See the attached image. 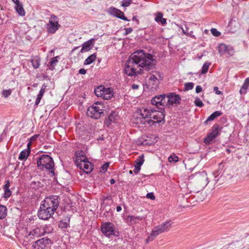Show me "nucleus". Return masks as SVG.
Instances as JSON below:
<instances>
[{
    "instance_id": "nucleus-1",
    "label": "nucleus",
    "mask_w": 249,
    "mask_h": 249,
    "mask_svg": "<svg viewBox=\"0 0 249 249\" xmlns=\"http://www.w3.org/2000/svg\"><path fill=\"white\" fill-rule=\"evenodd\" d=\"M156 59H153L151 54L146 53L142 50H139L132 53L127 60L124 72L129 76L136 75L140 73L137 71L138 68L145 69L148 71L156 65Z\"/></svg>"
},
{
    "instance_id": "nucleus-2",
    "label": "nucleus",
    "mask_w": 249,
    "mask_h": 249,
    "mask_svg": "<svg viewBox=\"0 0 249 249\" xmlns=\"http://www.w3.org/2000/svg\"><path fill=\"white\" fill-rule=\"evenodd\" d=\"M160 111H157L153 109L144 108L141 111L140 115L142 119L145 120L142 122L145 124L147 123L149 125H152L155 123H160L164 120L165 118L164 107L159 108Z\"/></svg>"
},
{
    "instance_id": "nucleus-3",
    "label": "nucleus",
    "mask_w": 249,
    "mask_h": 249,
    "mask_svg": "<svg viewBox=\"0 0 249 249\" xmlns=\"http://www.w3.org/2000/svg\"><path fill=\"white\" fill-rule=\"evenodd\" d=\"M37 165L42 170L48 171L52 176L54 175V163L53 159L49 155L43 154L37 158Z\"/></svg>"
},
{
    "instance_id": "nucleus-4",
    "label": "nucleus",
    "mask_w": 249,
    "mask_h": 249,
    "mask_svg": "<svg viewBox=\"0 0 249 249\" xmlns=\"http://www.w3.org/2000/svg\"><path fill=\"white\" fill-rule=\"evenodd\" d=\"M104 107L99 102L94 103L92 106L88 107L87 111V115L93 119H98L104 115Z\"/></svg>"
},
{
    "instance_id": "nucleus-5",
    "label": "nucleus",
    "mask_w": 249,
    "mask_h": 249,
    "mask_svg": "<svg viewBox=\"0 0 249 249\" xmlns=\"http://www.w3.org/2000/svg\"><path fill=\"white\" fill-rule=\"evenodd\" d=\"M60 202V198L57 195H52L46 197L41 202L47 208L51 209L54 213L57 209Z\"/></svg>"
},
{
    "instance_id": "nucleus-6",
    "label": "nucleus",
    "mask_w": 249,
    "mask_h": 249,
    "mask_svg": "<svg viewBox=\"0 0 249 249\" xmlns=\"http://www.w3.org/2000/svg\"><path fill=\"white\" fill-rule=\"evenodd\" d=\"M115 229L114 225L110 222L103 223L101 226L102 233L109 238L112 237V236H118L119 233Z\"/></svg>"
},
{
    "instance_id": "nucleus-7",
    "label": "nucleus",
    "mask_w": 249,
    "mask_h": 249,
    "mask_svg": "<svg viewBox=\"0 0 249 249\" xmlns=\"http://www.w3.org/2000/svg\"><path fill=\"white\" fill-rule=\"evenodd\" d=\"M54 213L51 210V209L47 208L43 203L41 202L40 208L38 211V217L42 220H46L51 217Z\"/></svg>"
},
{
    "instance_id": "nucleus-8",
    "label": "nucleus",
    "mask_w": 249,
    "mask_h": 249,
    "mask_svg": "<svg viewBox=\"0 0 249 249\" xmlns=\"http://www.w3.org/2000/svg\"><path fill=\"white\" fill-rule=\"evenodd\" d=\"M171 226V221H166L165 222L162 223L161 224L155 226L153 229L151 233L155 237L157 236L160 234L168 231Z\"/></svg>"
},
{
    "instance_id": "nucleus-9",
    "label": "nucleus",
    "mask_w": 249,
    "mask_h": 249,
    "mask_svg": "<svg viewBox=\"0 0 249 249\" xmlns=\"http://www.w3.org/2000/svg\"><path fill=\"white\" fill-rule=\"evenodd\" d=\"M220 126L215 124L212 128V132L209 133L206 137L204 139V142L207 145L212 143L213 140L219 135Z\"/></svg>"
},
{
    "instance_id": "nucleus-10",
    "label": "nucleus",
    "mask_w": 249,
    "mask_h": 249,
    "mask_svg": "<svg viewBox=\"0 0 249 249\" xmlns=\"http://www.w3.org/2000/svg\"><path fill=\"white\" fill-rule=\"evenodd\" d=\"M79 163H76V165L80 169L83 170L87 174L90 173L92 170V164L89 162L86 157H82L79 159Z\"/></svg>"
},
{
    "instance_id": "nucleus-11",
    "label": "nucleus",
    "mask_w": 249,
    "mask_h": 249,
    "mask_svg": "<svg viewBox=\"0 0 249 249\" xmlns=\"http://www.w3.org/2000/svg\"><path fill=\"white\" fill-rule=\"evenodd\" d=\"M165 101H166L165 106H172L174 104H179L181 100L180 96L175 93H171L169 95H165Z\"/></svg>"
},
{
    "instance_id": "nucleus-12",
    "label": "nucleus",
    "mask_w": 249,
    "mask_h": 249,
    "mask_svg": "<svg viewBox=\"0 0 249 249\" xmlns=\"http://www.w3.org/2000/svg\"><path fill=\"white\" fill-rule=\"evenodd\" d=\"M51 240L48 238H43L35 242L33 245V249H48L50 244Z\"/></svg>"
},
{
    "instance_id": "nucleus-13",
    "label": "nucleus",
    "mask_w": 249,
    "mask_h": 249,
    "mask_svg": "<svg viewBox=\"0 0 249 249\" xmlns=\"http://www.w3.org/2000/svg\"><path fill=\"white\" fill-rule=\"evenodd\" d=\"M162 79L161 74L159 72H156V75L152 74L148 80V86L151 89H156L159 84V81Z\"/></svg>"
},
{
    "instance_id": "nucleus-14",
    "label": "nucleus",
    "mask_w": 249,
    "mask_h": 249,
    "mask_svg": "<svg viewBox=\"0 0 249 249\" xmlns=\"http://www.w3.org/2000/svg\"><path fill=\"white\" fill-rule=\"evenodd\" d=\"M164 96H165V94L155 96L151 100V104L159 108L160 106L163 107L166 106V101H165Z\"/></svg>"
},
{
    "instance_id": "nucleus-15",
    "label": "nucleus",
    "mask_w": 249,
    "mask_h": 249,
    "mask_svg": "<svg viewBox=\"0 0 249 249\" xmlns=\"http://www.w3.org/2000/svg\"><path fill=\"white\" fill-rule=\"evenodd\" d=\"M60 27L58 21L49 20V22L46 25V28L48 34H54Z\"/></svg>"
},
{
    "instance_id": "nucleus-16",
    "label": "nucleus",
    "mask_w": 249,
    "mask_h": 249,
    "mask_svg": "<svg viewBox=\"0 0 249 249\" xmlns=\"http://www.w3.org/2000/svg\"><path fill=\"white\" fill-rule=\"evenodd\" d=\"M108 13L111 16L115 17L121 19L129 21L126 17L124 16V13L122 12L121 10L114 8V7H110L108 10Z\"/></svg>"
},
{
    "instance_id": "nucleus-17",
    "label": "nucleus",
    "mask_w": 249,
    "mask_h": 249,
    "mask_svg": "<svg viewBox=\"0 0 249 249\" xmlns=\"http://www.w3.org/2000/svg\"><path fill=\"white\" fill-rule=\"evenodd\" d=\"M196 176L199 180L201 185L205 187L209 183L207 173L205 171L198 172L196 174Z\"/></svg>"
},
{
    "instance_id": "nucleus-18",
    "label": "nucleus",
    "mask_w": 249,
    "mask_h": 249,
    "mask_svg": "<svg viewBox=\"0 0 249 249\" xmlns=\"http://www.w3.org/2000/svg\"><path fill=\"white\" fill-rule=\"evenodd\" d=\"M119 116L115 111H111L105 121V124L109 126L112 123H116Z\"/></svg>"
},
{
    "instance_id": "nucleus-19",
    "label": "nucleus",
    "mask_w": 249,
    "mask_h": 249,
    "mask_svg": "<svg viewBox=\"0 0 249 249\" xmlns=\"http://www.w3.org/2000/svg\"><path fill=\"white\" fill-rule=\"evenodd\" d=\"M94 43V38H91L87 41L85 42L82 45V47L80 50V52L84 53L89 51L93 47Z\"/></svg>"
},
{
    "instance_id": "nucleus-20",
    "label": "nucleus",
    "mask_w": 249,
    "mask_h": 249,
    "mask_svg": "<svg viewBox=\"0 0 249 249\" xmlns=\"http://www.w3.org/2000/svg\"><path fill=\"white\" fill-rule=\"evenodd\" d=\"M43 229H41L40 228H36L35 229H34L32 231H30V232L28 234V236H27L26 238H29L30 240L31 238L39 237L41 235H43Z\"/></svg>"
},
{
    "instance_id": "nucleus-21",
    "label": "nucleus",
    "mask_w": 249,
    "mask_h": 249,
    "mask_svg": "<svg viewBox=\"0 0 249 249\" xmlns=\"http://www.w3.org/2000/svg\"><path fill=\"white\" fill-rule=\"evenodd\" d=\"M103 93L102 98L105 100H108L111 99L113 96V90L111 88H105L102 91Z\"/></svg>"
},
{
    "instance_id": "nucleus-22",
    "label": "nucleus",
    "mask_w": 249,
    "mask_h": 249,
    "mask_svg": "<svg viewBox=\"0 0 249 249\" xmlns=\"http://www.w3.org/2000/svg\"><path fill=\"white\" fill-rule=\"evenodd\" d=\"M70 219H71V216H70V215H69V214L67 215L65 217V218H64L63 219L61 220L60 221L59 225H58L59 228L62 229H67L68 227H70Z\"/></svg>"
},
{
    "instance_id": "nucleus-23",
    "label": "nucleus",
    "mask_w": 249,
    "mask_h": 249,
    "mask_svg": "<svg viewBox=\"0 0 249 249\" xmlns=\"http://www.w3.org/2000/svg\"><path fill=\"white\" fill-rule=\"evenodd\" d=\"M59 59L60 56L59 55L52 57L50 61L49 62V64L48 65V66L51 70L53 71L54 70L55 66L58 63Z\"/></svg>"
},
{
    "instance_id": "nucleus-24",
    "label": "nucleus",
    "mask_w": 249,
    "mask_h": 249,
    "mask_svg": "<svg viewBox=\"0 0 249 249\" xmlns=\"http://www.w3.org/2000/svg\"><path fill=\"white\" fill-rule=\"evenodd\" d=\"M40 58L39 56H32L31 59V62L34 68L36 69L39 68L40 64Z\"/></svg>"
},
{
    "instance_id": "nucleus-25",
    "label": "nucleus",
    "mask_w": 249,
    "mask_h": 249,
    "mask_svg": "<svg viewBox=\"0 0 249 249\" xmlns=\"http://www.w3.org/2000/svg\"><path fill=\"white\" fill-rule=\"evenodd\" d=\"M222 114V113L220 111H214L208 117L205 121L204 124H207L208 122L214 120L216 118L220 116Z\"/></svg>"
},
{
    "instance_id": "nucleus-26",
    "label": "nucleus",
    "mask_w": 249,
    "mask_h": 249,
    "mask_svg": "<svg viewBox=\"0 0 249 249\" xmlns=\"http://www.w3.org/2000/svg\"><path fill=\"white\" fill-rule=\"evenodd\" d=\"M163 15L161 12H158L155 18V20L157 22H160L162 25H164L166 23V19L162 18Z\"/></svg>"
},
{
    "instance_id": "nucleus-27",
    "label": "nucleus",
    "mask_w": 249,
    "mask_h": 249,
    "mask_svg": "<svg viewBox=\"0 0 249 249\" xmlns=\"http://www.w3.org/2000/svg\"><path fill=\"white\" fill-rule=\"evenodd\" d=\"M30 152L31 150L30 149H24L21 151L18 156V159L21 160H26L28 157Z\"/></svg>"
},
{
    "instance_id": "nucleus-28",
    "label": "nucleus",
    "mask_w": 249,
    "mask_h": 249,
    "mask_svg": "<svg viewBox=\"0 0 249 249\" xmlns=\"http://www.w3.org/2000/svg\"><path fill=\"white\" fill-rule=\"evenodd\" d=\"M96 58V54L94 53L89 55L88 58L86 59L84 61L85 65H89L93 62Z\"/></svg>"
},
{
    "instance_id": "nucleus-29",
    "label": "nucleus",
    "mask_w": 249,
    "mask_h": 249,
    "mask_svg": "<svg viewBox=\"0 0 249 249\" xmlns=\"http://www.w3.org/2000/svg\"><path fill=\"white\" fill-rule=\"evenodd\" d=\"M15 9L17 12L21 16H25V12L23 8L22 4L20 3L17 5L15 6Z\"/></svg>"
},
{
    "instance_id": "nucleus-30",
    "label": "nucleus",
    "mask_w": 249,
    "mask_h": 249,
    "mask_svg": "<svg viewBox=\"0 0 249 249\" xmlns=\"http://www.w3.org/2000/svg\"><path fill=\"white\" fill-rule=\"evenodd\" d=\"M7 215V208L4 205H0V219H4Z\"/></svg>"
},
{
    "instance_id": "nucleus-31",
    "label": "nucleus",
    "mask_w": 249,
    "mask_h": 249,
    "mask_svg": "<svg viewBox=\"0 0 249 249\" xmlns=\"http://www.w3.org/2000/svg\"><path fill=\"white\" fill-rule=\"evenodd\" d=\"M228 48V45L222 43L220 44L218 47V51L221 55H223L226 53V50Z\"/></svg>"
},
{
    "instance_id": "nucleus-32",
    "label": "nucleus",
    "mask_w": 249,
    "mask_h": 249,
    "mask_svg": "<svg viewBox=\"0 0 249 249\" xmlns=\"http://www.w3.org/2000/svg\"><path fill=\"white\" fill-rule=\"evenodd\" d=\"M103 89H104V86H100L95 88L94 90L95 95L98 97H101L102 98L103 93L102 91Z\"/></svg>"
},
{
    "instance_id": "nucleus-33",
    "label": "nucleus",
    "mask_w": 249,
    "mask_h": 249,
    "mask_svg": "<svg viewBox=\"0 0 249 249\" xmlns=\"http://www.w3.org/2000/svg\"><path fill=\"white\" fill-rule=\"evenodd\" d=\"M136 165L135 166L141 168V166L142 165L144 162V157L143 155H142L136 160Z\"/></svg>"
},
{
    "instance_id": "nucleus-34",
    "label": "nucleus",
    "mask_w": 249,
    "mask_h": 249,
    "mask_svg": "<svg viewBox=\"0 0 249 249\" xmlns=\"http://www.w3.org/2000/svg\"><path fill=\"white\" fill-rule=\"evenodd\" d=\"M210 65H211V63H209V62L205 63L202 67L201 73L205 74V73H207Z\"/></svg>"
},
{
    "instance_id": "nucleus-35",
    "label": "nucleus",
    "mask_w": 249,
    "mask_h": 249,
    "mask_svg": "<svg viewBox=\"0 0 249 249\" xmlns=\"http://www.w3.org/2000/svg\"><path fill=\"white\" fill-rule=\"evenodd\" d=\"M75 156H76V158L75 160V164L77 163H79V162L80 161L79 159H81L82 157H85V156L83 155V152L82 151L76 152L75 153Z\"/></svg>"
},
{
    "instance_id": "nucleus-36",
    "label": "nucleus",
    "mask_w": 249,
    "mask_h": 249,
    "mask_svg": "<svg viewBox=\"0 0 249 249\" xmlns=\"http://www.w3.org/2000/svg\"><path fill=\"white\" fill-rule=\"evenodd\" d=\"M194 84L192 82L186 83L184 84V91H188L193 89Z\"/></svg>"
},
{
    "instance_id": "nucleus-37",
    "label": "nucleus",
    "mask_w": 249,
    "mask_h": 249,
    "mask_svg": "<svg viewBox=\"0 0 249 249\" xmlns=\"http://www.w3.org/2000/svg\"><path fill=\"white\" fill-rule=\"evenodd\" d=\"M229 26L231 28L232 27H234L235 28H238L239 26V24L235 20L231 19L229 23Z\"/></svg>"
},
{
    "instance_id": "nucleus-38",
    "label": "nucleus",
    "mask_w": 249,
    "mask_h": 249,
    "mask_svg": "<svg viewBox=\"0 0 249 249\" xmlns=\"http://www.w3.org/2000/svg\"><path fill=\"white\" fill-rule=\"evenodd\" d=\"M194 104L196 106L199 107H202L204 106V104L202 101L198 97L196 98L194 101Z\"/></svg>"
},
{
    "instance_id": "nucleus-39",
    "label": "nucleus",
    "mask_w": 249,
    "mask_h": 249,
    "mask_svg": "<svg viewBox=\"0 0 249 249\" xmlns=\"http://www.w3.org/2000/svg\"><path fill=\"white\" fill-rule=\"evenodd\" d=\"M178 160V156H176L175 154L173 155H171L168 158V161L170 162H177Z\"/></svg>"
},
{
    "instance_id": "nucleus-40",
    "label": "nucleus",
    "mask_w": 249,
    "mask_h": 249,
    "mask_svg": "<svg viewBox=\"0 0 249 249\" xmlns=\"http://www.w3.org/2000/svg\"><path fill=\"white\" fill-rule=\"evenodd\" d=\"M132 3L131 0H123L121 1V6L124 7L129 6Z\"/></svg>"
},
{
    "instance_id": "nucleus-41",
    "label": "nucleus",
    "mask_w": 249,
    "mask_h": 249,
    "mask_svg": "<svg viewBox=\"0 0 249 249\" xmlns=\"http://www.w3.org/2000/svg\"><path fill=\"white\" fill-rule=\"evenodd\" d=\"M226 53H227L230 56H232L234 53L233 47L231 46L228 45V48L226 50Z\"/></svg>"
},
{
    "instance_id": "nucleus-42",
    "label": "nucleus",
    "mask_w": 249,
    "mask_h": 249,
    "mask_svg": "<svg viewBox=\"0 0 249 249\" xmlns=\"http://www.w3.org/2000/svg\"><path fill=\"white\" fill-rule=\"evenodd\" d=\"M211 32L212 34L214 36L217 37L220 36L221 35V33L215 28H212Z\"/></svg>"
},
{
    "instance_id": "nucleus-43",
    "label": "nucleus",
    "mask_w": 249,
    "mask_h": 249,
    "mask_svg": "<svg viewBox=\"0 0 249 249\" xmlns=\"http://www.w3.org/2000/svg\"><path fill=\"white\" fill-rule=\"evenodd\" d=\"M12 93L11 89H4L2 92V95L5 98L8 97Z\"/></svg>"
},
{
    "instance_id": "nucleus-44",
    "label": "nucleus",
    "mask_w": 249,
    "mask_h": 249,
    "mask_svg": "<svg viewBox=\"0 0 249 249\" xmlns=\"http://www.w3.org/2000/svg\"><path fill=\"white\" fill-rule=\"evenodd\" d=\"M4 193L3 195V197L5 198H8L11 195V191H10L9 188L4 189Z\"/></svg>"
},
{
    "instance_id": "nucleus-45",
    "label": "nucleus",
    "mask_w": 249,
    "mask_h": 249,
    "mask_svg": "<svg viewBox=\"0 0 249 249\" xmlns=\"http://www.w3.org/2000/svg\"><path fill=\"white\" fill-rule=\"evenodd\" d=\"M109 165V163L108 162L104 163L101 166V172H102L103 173L106 172L107 170V168H108Z\"/></svg>"
},
{
    "instance_id": "nucleus-46",
    "label": "nucleus",
    "mask_w": 249,
    "mask_h": 249,
    "mask_svg": "<svg viewBox=\"0 0 249 249\" xmlns=\"http://www.w3.org/2000/svg\"><path fill=\"white\" fill-rule=\"evenodd\" d=\"M45 88H46V86L45 85H43L41 89H40V90L38 94L37 95L38 97L42 98V97L44 93Z\"/></svg>"
},
{
    "instance_id": "nucleus-47",
    "label": "nucleus",
    "mask_w": 249,
    "mask_h": 249,
    "mask_svg": "<svg viewBox=\"0 0 249 249\" xmlns=\"http://www.w3.org/2000/svg\"><path fill=\"white\" fill-rule=\"evenodd\" d=\"M143 216H134V218L133 219V223L132 224H137L138 223L140 220H142L143 219Z\"/></svg>"
},
{
    "instance_id": "nucleus-48",
    "label": "nucleus",
    "mask_w": 249,
    "mask_h": 249,
    "mask_svg": "<svg viewBox=\"0 0 249 249\" xmlns=\"http://www.w3.org/2000/svg\"><path fill=\"white\" fill-rule=\"evenodd\" d=\"M182 33L186 35H190V33H192V31L188 32V28L185 26L184 28L181 27Z\"/></svg>"
},
{
    "instance_id": "nucleus-49",
    "label": "nucleus",
    "mask_w": 249,
    "mask_h": 249,
    "mask_svg": "<svg viewBox=\"0 0 249 249\" xmlns=\"http://www.w3.org/2000/svg\"><path fill=\"white\" fill-rule=\"evenodd\" d=\"M146 197L147 198H149L151 200H155V196L152 192L148 193L146 195Z\"/></svg>"
},
{
    "instance_id": "nucleus-50",
    "label": "nucleus",
    "mask_w": 249,
    "mask_h": 249,
    "mask_svg": "<svg viewBox=\"0 0 249 249\" xmlns=\"http://www.w3.org/2000/svg\"><path fill=\"white\" fill-rule=\"evenodd\" d=\"M124 30L125 31V33H124V35L125 36L130 34L133 31V29L131 27L125 28Z\"/></svg>"
},
{
    "instance_id": "nucleus-51",
    "label": "nucleus",
    "mask_w": 249,
    "mask_h": 249,
    "mask_svg": "<svg viewBox=\"0 0 249 249\" xmlns=\"http://www.w3.org/2000/svg\"><path fill=\"white\" fill-rule=\"evenodd\" d=\"M155 237H156L154 236V235H153L152 233H151L150 235L148 237L146 240V243H148L149 241L153 240Z\"/></svg>"
},
{
    "instance_id": "nucleus-52",
    "label": "nucleus",
    "mask_w": 249,
    "mask_h": 249,
    "mask_svg": "<svg viewBox=\"0 0 249 249\" xmlns=\"http://www.w3.org/2000/svg\"><path fill=\"white\" fill-rule=\"evenodd\" d=\"M213 91L217 95H220L222 94V92L221 91L219 90L218 88L217 87H214L213 88Z\"/></svg>"
},
{
    "instance_id": "nucleus-53",
    "label": "nucleus",
    "mask_w": 249,
    "mask_h": 249,
    "mask_svg": "<svg viewBox=\"0 0 249 249\" xmlns=\"http://www.w3.org/2000/svg\"><path fill=\"white\" fill-rule=\"evenodd\" d=\"M202 88L201 86H200V85L196 86V92L197 93H200V92L202 91Z\"/></svg>"
},
{
    "instance_id": "nucleus-54",
    "label": "nucleus",
    "mask_w": 249,
    "mask_h": 249,
    "mask_svg": "<svg viewBox=\"0 0 249 249\" xmlns=\"http://www.w3.org/2000/svg\"><path fill=\"white\" fill-rule=\"evenodd\" d=\"M134 215H129L127 217V221L129 222L131 224L133 223V219L134 218Z\"/></svg>"
},
{
    "instance_id": "nucleus-55",
    "label": "nucleus",
    "mask_w": 249,
    "mask_h": 249,
    "mask_svg": "<svg viewBox=\"0 0 249 249\" xmlns=\"http://www.w3.org/2000/svg\"><path fill=\"white\" fill-rule=\"evenodd\" d=\"M38 137H39V134L34 135L32 137H31V138L30 139V141L32 142L33 141L36 140Z\"/></svg>"
},
{
    "instance_id": "nucleus-56",
    "label": "nucleus",
    "mask_w": 249,
    "mask_h": 249,
    "mask_svg": "<svg viewBox=\"0 0 249 249\" xmlns=\"http://www.w3.org/2000/svg\"><path fill=\"white\" fill-rule=\"evenodd\" d=\"M10 187V181L9 180L5 182V184L3 186V189L6 188H9Z\"/></svg>"
},
{
    "instance_id": "nucleus-57",
    "label": "nucleus",
    "mask_w": 249,
    "mask_h": 249,
    "mask_svg": "<svg viewBox=\"0 0 249 249\" xmlns=\"http://www.w3.org/2000/svg\"><path fill=\"white\" fill-rule=\"evenodd\" d=\"M140 170H141V168L135 166V169H134V170L133 171L135 174H137L140 172Z\"/></svg>"
},
{
    "instance_id": "nucleus-58",
    "label": "nucleus",
    "mask_w": 249,
    "mask_h": 249,
    "mask_svg": "<svg viewBox=\"0 0 249 249\" xmlns=\"http://www.w3.org/2000/svg\"><path fill=\"white\" fill-rule=\"evenodd\" d=\"M50 20H52L53 21H58L57 17L54 15H52L51 16Z\"/></svg>"
},
{
    "instance_id": "nucleus-59",
    "label": "nucleus",
    "mask_w": 249,
    "mask_h": 249,
    "mask_svg": "<svg viewBox=\"0 0 249 249\" xmlns=\"http://www.w3.org/2000/svg\"><path fill=\"white\" fill-rule=\"evenodd\" d=\"M247 89H243V88L241 87L239 92L241 94H245L247 93Z\"/></svg>"
},
{
    "instance_id": "nucleus-60",
    "label": "nucleus",
    "mask_w": 249,
    "mask_h": 249,
    "mask_svg": "<svg viewBox=\"0 0 249 249\" xmlns=\"http://www.w3.org/2000/svg\"><path fill=\"white\" fill-rule=\"evenodd\" d=\"M87 72V70L84 69H80L79 70V73L81 74H85Z\"/></svg>"
},
{
    "instance_id": "nucleus-61",
    "label": "nucleus",
    "mask_w": 249,
    "mask_h": 249,
    "mask_svg": "<svg viewBox=\"0 0 249 249\" xmlns=\"http://www.w3.org/2000/svg\"><path fill=\"white\" fill-rule=\"evenodd\" d=\"M131 88L133 89H138L139 88V86L137 84H134L132 85Z\"/></svg>"
},
{
    "instance_id": "nucleus-62",
    "label": "nucleus",
    "mask_w": 249,
    "mask_h": 249,
    "mask_svg": "<svg viewBox=\"0 0 249 249\" xmlns=\"http://www.w3.org/2000/svg\"><path fill=\"white\" fill-rule=\"evenodd\" d=\"M41 99V98L37 97V98L36 99V100L35 102V105H38L39 104Z\"/></svg>"
},
{
    "instance_id": "nucleus-63",
    "label": "nucleus",
    "mask_w": 249,
    "mask_h": 249,
    "mask_svg": "<svg viewBox=\"0 0 249 249\" xmlns=\"http://www.w3.org/2000/svg\"><path fill=\"white\" fill-rule=\"evenodd\" d=\"M244 83L249 86V77H248L245 79Z\"/></svg>"
},
{
    "instance_id": "nucleus-64",
    "label": "nucleus",
    "mask_w": 249,
    "mask_h": 249,
    "mask_svg": "<svg viewBox=\"0 0 249 249\" xmlns=\"http://www.w3.org/2000/svg\"><path fill=\"white\" fill-rule=\"evenodd\" d=\"M12 1L16 4V5H17L20 3H21L20 2V1L18 0H12Z\"/></svg>"
}]
</instances>
